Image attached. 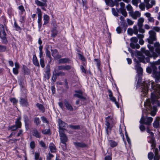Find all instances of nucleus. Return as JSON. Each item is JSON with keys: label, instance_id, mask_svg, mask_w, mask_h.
Instances as JSON below:
<instances>
[{"label": "nucleus", "instance_id": "obj_60", "mask_svg": "<svg viewBox=\"0 0 160 160\" xmlns=\"http://www.w3.org/2000/svg\"><path fill=\"white\" fill-rule=\"evenodd\" d=\"M6 49L5 47L0 45V52L5 51Z\"/></svg>", "mask_w": 160, "mask_h": 160}, {"label": "nucleus", "instance_id": "obj_25", "mask_svg": "<svg viewBox=\"0 0 160 160\" xmlns=\"http://www.w3.org/2000/svg\"><path fill=\"white\" fill-rule=\"evenodd\" d=\"M127 10L128 11L129 14H131L133 11V8L131 4H128L126 6Z\"/></svg>", "mask_w": 160, "mask_h": 160}, {"label": "nucleus", "instance_id": "obj_31", "mask_svg": "<svg viewBox=\"0 0 160 160\" xmlns=\"http://www.w3.org/2000/svg\"><path fill=\"white\" fill-rule=\"evenodd\" d=\"M35 2L36 4L38 6H47V4L46 3H42L38 0H36Z\"/></svg>", "mask_w": 160, "mask_h": 160}, {"label": "nucleus", "instance_id": "obj_21", "mask_svg": "<svg viewBox=\"0 0 160 160\" xmlns=\"http://www.w3.org/2000/svg\"><path fill=\"white\" fill-rule=\"evenodd\" d=\"M37 11L38 12V23H40L42 19V12L41 10L39 8H37Z\"/></svg>", "mask_w": 160, "mask_h": 160}, {"label": "nucleus", "instance_id": "obj_2", "mask_svg": "<svg viewBox=\"0 0 160 160\" xmlns=\"http://www.w3.org/2000/svg\"><path fill=\"white\" fill-rule=\"evenodd\" d=\"M142 52L144 53L148 57L147 58L145 59L147 62H149L150 60L149 58L153 57L155 59L160 55V54H159L157 52L156 53L153 51H152V54H151L150 53L149 51L148 50L145 51L144 48L142 49Z\"/></svg>", "mask_w": 160, "mask_h": 160}, {"label": "nucleus", "instance_id": "obj_58", "mask_svg": "<svg viewBox=\"0 0 160 160\" xmlns=\"http://www.w3.org/2000/svg\"><path fill=\"white\" fill-rule=\"evenodd\" d=\"M40 144L41 145L42 147L44 148H47V147L45 145V144L43 141H41L40 142Z\"/></svg>", "mask_w": 160, "mask_h": 160}, {"label": "nucleus", "instance_id": "obj_54", "mask_svg": "<svg viewBox=\"0 0 160 160\" xmlns=\"http://www.w3.org/2000/svg\"><path fill=\"white\" fill-rule=\"evenodd\" d=\"M30 147L32 149H33L35 147V143L34 141H32L30 143Z\"/></svg>", "mask_w": 160, "mask_h": 160}, {"label": "nucleus", "instance_id": "obj_57", "mask_svg": "<svg viewBox=\"0 0 160 160\" xmlns=\"http://www.w3.org/2000/svg\"><path fill=\"white\" fill-rule=\"evenodd\" d=\"M116 30L118 33H120L122 30L121 27H118L117 28Z\"/></svg>", "mask_w": 160, "mask_h": 160}, {"label": "nucleus", "instance_id": "obj_36", "mask_svg": "<svg viewBox=\"0 0 160 160\" xmlns=\"http://www.w3.org/2000/svg\"><path fill=\"white\" fill-rule=\"evenodd\" d=\"M33 135L37 138H40V134L37 130L34 131Z\"/></svg>", "mask_w": 160, "mask_h": 160}, {"label": "nucleus", "instance_id": "obj_53", "mask_svg": "<svg viewBox=\"0 0 160 160\" xmlns=\"http://www.w3.org/2000/svg\"><path fill=\"white\" fill-rule=\"evenodd\" d=\"M52 36L53 37L56 36V35L57 34V31H56V29H53L52 31Z\"/></svg>", "mask_w": 160, "mask_h": 160}, {"label": "nucleus", "instance_id": "obj_40", "mask_svg": "<svg viewBox=\"0 0 160 160\" xmlns=\"http://www.w3.org/2000/svg\"><path fill=\"white\" fill-rule=\"evenodd\" d=\"M56 75L58 76H63L65 75V73L63 72H59L56 73Z\"/></svg>", "mask_w": 160, "mask_h": 160}, {"label": "nucleus", "instance_id": "obj_55", "mask_svg": "<svg viewBox=\"0 0 160 160\" xmlns=\"http://www.w3.org/2000/svg\"><path fill=\"white\" fill-rule=\"evenodd\" d=\"M120 4L121 8L119 9V10L125 9V4L123 2H121Z\"/></svg>", "mask_w": 160, "mask_h": 160}, {"label": "nucleus", "instance_id": "obj_35", "mask_svg": "<svg viewBox=\"0 0 160 160\" xmlns=\"http://www.w3.org/2000/svg\"><path fill=\"white\" fill-rule=\"evenodd\" d=\"M122 14L125 17L127 16L128 14L125 9L119 10Z\"/></svg>", "mask_w": 160, "mask_h": 160}, {"label": "nucleus", "instance_id": "obj_19", "mask_svg": "<svg viewBox=\"0 0 160 160\" xmlns=\"http://www.w3.org/2000/svg\"><path fill=\"white\" fill-rule=\"evenodd\" d=\"M108 92L109 93V97L110 98V99L113 102H115V103L116 104V105H117V107L118 108L119 106L118 105V102L116 101V99H115V98L112 96V92L111 91L109 90Z\"/></svg>", "mask_w": 160, "mask_h": 160}, {"label": "nucleus", "instance_id": "obj_11", "mask_svg": "<svg viewBox=\"0 0 160 160\" xmlns=\"http://www.w3.org/2000/svg\"><path fill=\"white\" fill-rule=\"evenodd\" d=\"M60 140L62 143L66 146V142L68 141V138L66 134L60 136Z\"/></svg>", "mask_w": 160, "mask_h": 160}, {"label": "nucleus", "instance_id": "obj_41", "mask_svg": "<svg viewBox=\"0 0 160 160\" xmlns=\"http://www.w3.org/2000/svg\"><path fill=\"white\" fill-rule=\"evenodd\" d=\"M68 59L66 58L60 59L59 60L58 62L59 63L66 62L68 61Z\"/></svg>", "mask_w": 160, "mask_h": 160}, {"label": "nucleus", "instance_id": "obj_47", "mask_svg": "<svg viewBox=\"0 0 160 160\" xmlns=\"http://www.w3.org/2000/svg\"><path fill=\"white\" fill-rule=\"evenodd\" d=\"M112 13L116 17L118 16V12L116 11L115 8H112Z\"/></svg>", "mask_w": 160, "mask_h": 160}, {"label": "nucleus", "instance_id": "obj_32", "mask_svg": "<svg viewBox=\"0 0 160 160\" xmlns=\"http://www.w3.org/2000/svg\"><path fill=\"white\" fill-rule=\"evenodd\" d=\"M35 159L36 160H42V158H40V153H35Z\"/></svg>", "mask_w": 160, "mask_h": 160}, {"label": "nucleus", "instance_id": "obj_56", "mask_svg": "<svg viewBox=\"0 0 160 160\" xmlns=\"http://www.w3.org/2000/svg\"><path fill=\"white\" fill-rule=\"evenodd\" d=\"M40 64L42 68H44V61L42 59H41L40 60Z\"/></svg>", "mask_w": 160, "mask_h": 160}, {"label": "nucleus", "instance_id": "obj_14", "mask_svg": "<svg viewBox=\"0 0 160 160\" xmlns=\"http://www.w3.org/2000/svg\"><path fill=\"white\" fill-rule=\"evenodd\" d=\"M138 58L140 61L141 62L144 63L145 57L141 52H138L137 54Z\"/></svg>", "mask_w": 160, "mask_h": 160}, {"label": "nucleus", "instance_id": "obj_12", "mask_svg": "<svg viewBox=\"0 0 160 160\" xmlns=\"http://www.w3.org/2000/svg\"><path fill=\"white\" fill-rule=\"evenodd\" d=\"M154 46L155 48V51L159 54H160V44L158 42H155L154 44Z\"/></svg>", "mask_w": 160, "mask_h": 160}, {"label": "nucleus", "instance_id": "obj_33", "mask_svg": "<svg viewBox=\"0 0 160 160\" xmlns=\"http://www.w3.org/2000/svg\"><path fill=\"white\" fill-rule=\"evenodd\" d=\"M20 118H19V119H18L16 122V126L18 128H21V122L20 121Z\"/></svg>", "mask_w": 160, "mask_h": 160}, {"label": "nucleus", "instance_id": "obj_43", "mask_svg": "<svg viewBox=\"0 0 160 160\" xmlns=\"http://www.w3.org/2000/svg\"><path fill=\"white\" fill-rule=\"evenodd\" d=\"M145 3H141L139 5V8L142 10H143L145 8Z\"/></svg>", "mask_w": 160, "mask_h": 160}, {"label": "nucleus", "instance_id": "obj_29", "mask_svg": "<svg viewBox=\"0 0 160 160\" xmlns=\"http://www.w3.org/2000/svg\"><path fill=\"white\" fill-rule=\"evenodd\" d=\"M37 106L41 111L42 112H44L45 109L42 105L39 103H37Z\"/></svg>", "mask_w": 160, "mask_h": 160}, {"label": "nucleus", "instance_id": "obj_38", "mask_svg": "<svg viewBox=\"0 0 160 160\" xmlns=\"http://www.w3.org/2000/svg\"><path fill=\"white\" fill-rule=\"evenodd\" d=\"M154 154L152 152H150L148 154V158L149 160H152L153 158Z\"/></svg>", "mask_w": 160, "mask_h": 160}, {"label": "nucleus", "instance_id": "obj_1", "mask_svg": "<svg viewBox=\"0 0 160 160\" xmlns=\"http://www.w3.org/2000/svg\"><path fill=\"white\" fill-rule=\"evenodd\" d=\"M144 106L146 108V110L148 113L150 114L152 116H154L156 114V112L157 111V108L155 107H153L152 108L150 100H147L144 103Z\"/></svg>", "mask_w": 160, "mask_h": 160}, {"label": "nucleus", "instance_id": "obj_9", "mask_svg": "<svg viewBox=\"0 0 160 160\" xmlns=\"http://www.w3.org/2000/svg\"><path fill=\"white\" fill-rule=\"evenodd\" d=\"M137 64L136 65V69L137 70L138 74L140 75H141L142 73L143 70L140 67V65L139 64L138 61H136Z\"/></svg>", "mask_w": 160, "mask_h": 160}, {"label": "nucleus", "instance_id": "obj_10", "mask_svg": "<svg viewBox=\"0 0 160 160\" xmlns=\"http://www.w3.org/2000/svg\"><path fill=\"white\" fill-rule=\"evenodd\" d=\"M133 19H136L137 18L139 17L140 16V13L138 11L134 12L133 11L131 14H129Z\"/></svg>", "mask_w": 160, "mask_h": 160}, {"label": "nucleus", "instance_id": "obj_34", "mask_svg": "<svg viewBox=\"0 0 160 160\" xmlns=\"http://www.w3.org/2000/svg\"><path fill=\"white\" fill-rule=\"evenodd\" d=\"M109 143L111 146L112 147H114L117 146L118 145V143L117 142L112 140L110 141Z\"/></svg>", "mask_w": 160, "mask_h": 160}, {"label": "nucleus", "instance_id": "obj_59", "mask_svg": "<svg viewBox=\"0 0 160 160\" xmlns=\"http://www.w3.org/2000/svg\"><path fill=\"white\" fill-rule=\"evenodd\" d=\"M10 101L12 102L14 104H16L18 101L15 98H12L10 99Z\"/></svg>", "mask_w": 160, "mask_h": 160}, {"label": "nucleus", "instance_id": "obj_30", "mask_svg": "<svg viewBox=\"0 0 160 160\" xmlns=\"http://www.w3.org/2000/svg\"><path fill=\"white\" fill-rule=\"evenodd\" d=\"M49 147L51 152H54L56 150V147L53 143L50 144Z\"/></svg>", "mask_w": 160, "mask_h": 160}, {"label": "nucleus", "instance_id": "obj_18", "mask_svg": "<svg viewBox=\"0 0 160 160\" xmlns=\"http://www.w3.org/2000/svg\"><path fill=\"white\" fill-rule=\"evenodd\" d=\"M58 124L59 128H65L67 126L66 123H65L60 119H59L58 120Z\"/></svg>", "mask_w": 160, "mask_h": 160}, {"label": "nucleus", "instance_id": "obj_46", "mask_svg": "<svg viewBox=\"0 0 160 160\" xmlns=\"http://www.w3.org/2000/svg\"><path fill=\"white\" fill-rule=\"evenodd\" d=\"M34 122L36 123L37 125H38L40 124V121L38 118H35L34 119Z\"/></svg>", "mask_w": 160, "mask_h": 160}, {"label": "nucleus", "instance_id": "obj_3", "mask_svg": "<svg viewBox=\"0 0 160 160\" xmlns=\"http://www.w3.org/2000/svg\"><path fill=\"white\" fill-rule=\"evenodd\" d=\"M149 37L147 40L150 44H152L153 42L157 40L156 33L153 30H150L149 32Z\"/></svg>", "mask_w": 160, "mask_h": 160}, {"label": "nucleus", "instance_id": "obj_39", "mask_svg": "<svg viewBox=\"0 0 160 160\" xmlns=\"http://www.w3.org/2000/svg\"><path fill=\"white\" fill-rule=\"evenodd\" d=\"M20 102L21 104L25 105H27V101L24 99L21 98Z\"/></svg>", "mask_w": 160, "mask_h": 160}, {"label": "nucleus", "instance_id": "obj_15", "mask_svg": "<svg viewBox=\"0 0 160 160\" xmlns=\"http://www.w3.org/2000/svg\"><path fill=\"white\" fill-rule=\"evenodd\" d=\"M65 105L67 109L70 111H73V108L71 104L67 101L65 100Z\"/></svg>", "mask_w": 160, "mask_h": 160}, {"label": "nucleus", "instance_id": "obj_50", "mask_svg": "<svg viewBox=\"0 0 160 160\" xmlns=\"http://www.w3.org/2000/svg\"><path fill=\"white\" fill-rule=\"evenodd\" d=\"M132 4L137 7L138 6V0H132Z\"/></svg>", "mask_w": 160, "mask_h": 160}, {"label": "nucleus", "instance_id": "obj_6", "mask_svg": "<svg viewBox=\"0 0 160 160\" xmlns=\"http://www.w3.org/2000/svg\"><path fill=\"white\" fill-rule=\"evenodd\" d=\"M144 3L147 9L151 8L155 3L154 0H144Z\"/></svg>", "mask_w": 160, "mask_h": 160}, {"label": "nucleus", "instance_id": "obj_13", "mask_svg": "<svg viewBox=\"0 0 160 160\" xmlns=\"http://www.w3.org/2000/svg\"><path fill=\"white\" fill-rule=\"evenodd\" d=\"M160 118L159 117L157 118L154 122L153 125L154 128H157L159 126V121Z\"/></svg>", "mask_w": 160, "mask_h": 160}, {"label": "nucleus", "instance_id": "obj_7", "mask_svg": "<svg viewBox=\"0 0 160 160\" xmlns=\"http://www.w3.org/2000/svg\"><path fill=\"white\" fill-rule=\"evenodd\" d=\"M75 92L77 93L74 95V96L84 100L86 99V98L83 96V92L82 91L80 90L75 91Z\"/></svg>", "mask_w": 160, "mask_h": 160}, {"label": "nucleus", "instance_id": "obj_52", "mask_svg": "<svg viewBox=\"0 0 160 160\" xmlns=\"http://www.w3.org/2000/svg\"><path fill=\"white\" fill-rule=\"evenodd\" d=\"M131 41L135 43H137L138 41V39L136 37H132L131 39Z\"/></svg>", "mask_w": 160, "mask_h": 160}, {"label": "nucleus", "instance_id": "obj_48", "mask_svg": "<svg viewBox=\"0 0 160 160\" xmlns=\"http://www.w3.org/2000/svg\"><path fill=\"white\" fill-rule=\"evenodd\" d=\"M127 21L128 25H132L133 24L134 22L129 19H127Z\"/></svg>", "mask_w": 160, "mask_h": 160}, {"label": "nucleus", "instance_id": "obj_22", "mask_svg": "<svg viewBox=\"0 0 160 160\" xmlns=\"http://www.w3.org/2000/svg\"><path fill=\"white\" fill-rule=\"evenodd\" d=\"M149 133L151 135V140L150 141V142L152 143V147L153 148L154 147L155 145L154 143V139L153 137V133L151 132H150Z\"/></svg>", "mask_w": 160, "mask_h": 160}, {"label": "nucleus", "instance_id": "obj_24", "mask_svg": "<svg viewBox=\"0 0 160 160\" xmlns=\"http://www.w3.org/2000/svg\"><path fill=\"white\" fill-rule=\"evenodd\" d=\"M74 144L77 147L81 148H85L87 146V144L83 142H75Z\"/></svg>", "mask_w": 160, "mask_h": 160}, {"label": "nucleus", "instance_id": "obj_45", "mask_svg": "<svg viewBox=\"0 0 160 160\" xmlns=\"http://www.w3.org/2000/svg\"><path fill=\"white\" fill-rule=\"evenodd\" d=\"M152 64H153L155 66L156 65H159L160 64V59H158L157 61L156 62H154L150 63Z\"/></svg>", "mask_w": 160, "mask_h": 160}, {"label": "nucleus", "instance_id": "obj_20", "mask_svg": "<svg viewBox=\"0 0 160 160\" xmlns=\"http://www.w3.org/2000/svg\"><path fill=\"white\" fill-rule=\"evenodd\" d=\"M159 98L156 95L152 93L151 99L152 103L153 104L154 103V102L158 100V99Z\"/></svg>", "mask_w": 160, "mask_h": 160}, {"label": "nucleus", "instance_id": "obj_51", "mask_svg": "<svg viewBox=\"0 0 160 160\" xmlns=\"http://www.w3.org/2000/svg\"><path fill=\"white\" fill-rule=\"evenodd\" d=\"M41 119L43 122H45L47 123H48L49 122L47 120V119L44 117H41Z\"/></svg>", "mask_w": 160, "mask_h": 160}, {"label": "nucleus", "instance_id": "obj_4", "mask_svg": "<svg viewBox=\"0 0 160 160\" xmlns=\"http://www.w3.org/2000/svg\"><path fill=\"white\" fill-rule=\"evenodd\" d=\"M0 37L2 39L4 43H7V40L6 38V34L5 31L4 26L2 25H0Z\"/></svg>", "mask_w": 160, "mask_h": 160}, {"label": "nucleus", "instance_id": "obj_5", "mask_svg": "<svg viewBox=\"0 0 160 160\" xmlns=\"http://www.w3.org/2000/svg\"><path fill=\"white\" fill-rule=\"evenodd\" d=\"M151 65L152 70V76L155 78V82H158V72L157 71V67L153 64H151Z\"/></svg>", "mask_w": 160, "mask_h": 160}, {"label": "nucleus", "instance_id": "obj_61", "mask_svg": "<svg viewBox=\"0 0 160 160\" xmlns=\"http://www.w3.org/2000/svg\"><path fill=\"white\" fill-rule=\"evenodd\" d=\"M148 48H149V50L151 51L152 52V51H154V47H153V46H151V45H150V44H149V45H148Z\"/></svg>", "mask_w": 160, "mask_h": 160}, {"label": "nucleus", "instance_id": "obj_42", "mask_svg": "<svg viewBox=\"0 0 160 160\" xmlns=\"http://www.w3.org/2000/svg\"><path fill=\"white\" fill-rule=\"evenodd\" d=\"M70 127L74 129H80V126L79 125H71L70 126Z\"/></svg>", "mask_w": 160, "mask_h": 160}, {"label": "nucleus", "instance_id": "obj_23", "mask_svg": "<svg viewBox=\"0 0 160 160\" xmlns=\"http://www.w3.org/2000/svg\"><path fill=\"white\" fill-rule=\"evenodd\" d=\"M152 118L151 117H147L146 118H145L146 122L145 124L148 125H150L151 124V123L152 121Z\"/></svg>", "mask_w": 160, "mask_h": 160}, {"label": "nucleus", "instance_id": "obj_64", "mask_svg": "<svg viewBox=\"0 0 160 160\" xmlns=\"http://www.w3.org/2000/svg\"><path fill=\"white\" fill-rule=\"evenodd\" d=\"M158 68L159 70V71L158 72V82H159L160 80V65L159 66Z\"/></svg>", "mask_w": 160, "mask_h": 160}, {"label": "nucleus", "instance_id": "obj_17", "mask_svg": "<svg viewBox=\"0 0 160 160\" xmlns=\"http://www.w3.org/2000/svg\"><path fill=\"white\" fill-rule=\"evenodd\" d=\"M149 85V84H148L146 83H145L144 85V86L142 89V92L143 93H144L145 94L144 95V96L146 95L148 93V88Z\"/></svg>", "mask_w": 160, "mask_h": 160}, {"label": "nucleus", "instance_id": "obj_44", "mask_svg": "<svg viewBox=\"0 0 160 160\" xmlns=\"http://www.w3.org/2000/svg\"><path fill=\"white\" fill-rule=\"evenodd\" d=\"M127 32L128 34L130 35H132L133 33H134L133 32V30L131 28H128L127 30Z\"/></svg>", "mask_w": 160, "mask_h": 160}, {"label": "nucleus", "instance_id": "obj_16", "mask_svg": "<svg viewBox=\"0 0 160 160\" xmlns=\"http://www.w3.org/2000/svg\"><path fill=\"white\" fill-rule=\"evenodd\" d=\"M46 68H47V70L45 72L44 77L45 78L48 79L50 78V70L49 66H47Z\"/></svg>", "mask_w": 160, "mask_h": 160}, {"label": "nucleus", "instance_id": "obj_26", "mask_svg": "<svg viewBox=\"0 0 160 160\" xmlns=\"http://www.w3.org/2000/svg\"><path fill=\"white\" fill-rule=\"evenodd\" d=\"M144 21V19L142 18H139L138 20V25L139 27H142L143 26V23Z\"/></svg>", "mask_w": 160, "mask_h": 160}, {"label": "nucleus", "instance_id": "obj_49", "mask_svg": "<svg viewBox=\"0 0 160 160\" xmlns=\"http://www.w3.org/2000/svg\"><path fill=\"white\" fill-rule=\"evenodd\" d=\"M133 32L134 34H137L138 32V30L137 29V26L135 25L133 27Z\"/></svg>", "mask_w": 160, "mask_h": 160}, {"label": "nucleus", "instance_id": "obj_37", "mask_svg": "<svg viewBox=\"0 0 160 160\" xmlns=\"http://www.w3.org/2000/svg\"><path fill=\"white\" fill-rule=\"evenodd\" d=\"M65 130V128H59V132L60 136L65 135L64 134V130Z\"/></svg>", "mask_w": 160, "mask_h": 160}, {"label": "nucleus", "instance_id": "obj_27", "mask_svg": "<svg viewBox=\"0 0 160 160\" xmlns=\"http://www.w3.org/2000/svg\"><path fill=\"white\" fill-rule=\"evenodd\" d=\"M52 55L56 58H60L61 56L59 55H58V51L57 50H54L52 51Z\"/></svg>", "mask_w": 160, "mask_h": 160}, {"label": "nucleus", "instance_id": "obj_62", "mask_svg": "<svg viewBox=\"0 0 160 160\" xmlns=\"http://www.w3.org/2000/svg\"><path fill=\"white\" fill-rule=\"evenodd\" d=\"M18 69L17 68H13V73L16 74H17L18 72Z\"/></svg>", "mask_w": 160, "mask_h": 160}, {"label": "nucleus", "instance_id": "obj_63", "mask_svg": "<svg viewBox=\"0 0 160 160\" xmlns=\"http://www.w3.org/2000/svg\"><path fill=\"white\" fill-rule=\"evenodd\" d=\"M153 29L157 32H159L160 31V28L158 27H154Z\"/></svg>", "mask_w": 160, "mask_h": 160}, {"label": "nucleus", "instance_id": "obj_28", "mask_svg": "<svg viewBox=\"0 0 160 160\" xmlns=\"http://www.w3.org/2000/svg\"><path fill=\"white\" fill-rule=\"evenodd\" d=\"M33 64L36 66H39V64L38 61L37 60V57L35 55H34L33 56Z\"/></svg>", "mask_w": 160, "mask_h": 160}, {"label": "nucleus", "instance_id": "obj_8", "mask_svg": "<svg viewBox=\"0 0 160 160\" xmlns=\"http://www.w3.org/2000/svg\"><path fill=\"white\" fill-rule=\"evenodd\" d=\"M112 118L110 117H108L106 119V130L107 134H108V130H111L112 128V126H111L109 122L111 120H112Z\"/></svg>", "mask_w": 160, "mask_h": 160}]
</instances>
